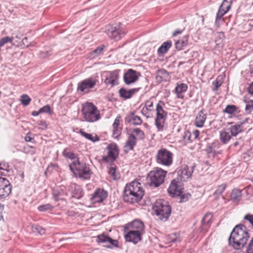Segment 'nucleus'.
<instances>
[{
	"label": "nucleus",
	"instance_id": "34",
	"mask_svg": "<svg viewBox=\"0 0 253 253\" xmlns=\"http://www.w3.org/2000/svg\"><path fill=\"white\" fill-rule=\"evenodd\" d=\"M241 198L242 193L241 190L237 189H234L232 190L230 195L231 200L233 202H238L241 200Z\"/></svg>",
	"mask_w": 253,
	"mask_h": 253
},
{
	"label": "nucleus",
	"instance_id": "16",
	"mask_svg": "<svg viewBox=\"0 0 253 253\" xmlns=\"http://www.w3.org/2000/svg\"><path fill=\"white\" fill-rule=\"evenodd\" d=\"M96 238V241L99 243L109 244L105 246L107 248L112 249L118 246V241L117 240H114L104 234L98 235Z\"/></svg>",
	"mask_w": 253,
	"mask_h": 253
},
{
	"label": "nucleus",
	"instance_id": "5",
	"mask_svg": "<svg viewBox=\"0 0 253 253\" xmlns=\"http://www.w3.org/2000/svg\"><path fill=\"white\" fill-rule=\"evenodd\" d=\"M69 168L74 175L84 179H89L92 174L89 166L79 159L72 161Z\"/></svg>",
	"mask_w": 253,
	"mask_h": 253
},
{
	"label": "nucleus",
	"instance_id": "27",
	"mask_svg": "<svg viewBox=\"0 0 253 253\" xmlns=\"http://www.w3.org/2000/svg\"><path fill=\"white\" fill-rule=\"evenodd\" d=\"M132 230L143 234L144 231V225L143 222L139 220H135L131 223Z\"/></svg>",
	"mask_w": 253,
	"mask_h": 253
},
{
	"label": "nucleus",
	"instance_id": "57",
	"mask_svg": "<svg viewBox=\"0 0 253 253\" xmlns=\"http://www.w3.org/2000/svg\"><path fill=\"white\" fill-rule=\"evenodd\" d=\"M31 133L30 132H29L25 136V140L26 142H30V141H31L33 139V138H32L31 136Z\"/></svg>",
	"mask_w": 253,
	"mask_h": 253
},
{
	"label": "nucleus",
	"instance_id": "63",
	"mask_svg": "<svg viewBox=\"0 0 253 253\" xmlns=\"http://www.w3.org/2000/svg\"><path fill=\"white\" fill-rule=\"evenodd\" d=\"M12 36H14V40L16 39L17 40H20L22 38V35L20 34L13 33Z\"/></svg>",
	"mask_w": 253,
	"mask_h": 253
},
{
	"label": "nucleus",
	"instance_id": "20",
	"mask_svg": "<svg viewBox=\"0 0 253 253\" xmlns=\"http://www.w3.org/2000/svg\"><path fill=\"white\" fill-rule=\"evenodd\" d=\"M107 197V192L102 189H98L92 195L91 201L93 203H101Z\"/></svg>",
	"mask_w": 253,
	"mask_h": 253
},
{
	"label": "nucleus",
	"instance_id": "43",
	"mask_svg": "<svg viewBox=\"0 0 253 253\" xmlns=\"http://www.w3.org/2000/svg\"><path fill=\"white\" fill-rule=\"evenodd\" d=\"M108 173L114 180H116L119 178V174L117 172L115 167H111L109 168Z\"/></svg>",
	"mask_w": 253,
	"mask_h": 253
},
{
	"label": "nucleus",
	"instance_id": "53",
	"mask_svg": "<svg viewBox=\"0 0 253 253\" xmlns=\"http://www.w3.org/2000/svg\"><path fill=\"white\" fill-rule=\"evenodd\" d=\"M9 166L7 163L5 162L0 163V170H5L8 171Z\"/></svg>",
	"mask_w": 253,
	"mask_h": 253
},
{
	"label": "nucleus",
	"instance_id": "33",
	"mask_svg": "<svg viewBox=\"0 0 253 253\" xmlns=\"http://www.w3.org/2000/svg\"><path fill=\"white\" fill-rule=\"evenodd\" d=\"M224 39L225 36L223 32H218L216 34L215 43L216 47L221 48L223 46V41Z\"/></svg>",
	"mask_w": 253,
	"mask_h": 253
},
{
	"label": "nucleus",
	"instance_id": "1",
	"mask_svg": "<svg viewBox=\"0 0 253 253\" xmlns=\"http://www.w3.org/2000/svg\"><path fill=\"white\" fill-rule=\"evenodd\" d=\"M249 230L243 224L237 225L231 232L229 244L234 249L239 250L246 244L250 237Z\"/></svg>",
	"mask_w": 253,
	"mask_h": 253
},
{
	"label": "nucleus",
	"instance_id": "55",
	"mask_svg": "<svg viewBox=\"0 0 253 253\" xmlns=\"http://www.w3.org/2000/svg\"><path fill=\"white\" fill-rule=\"evenodd\" d=\"M221 82L219 81H218L217 79L215 81L213 82L212 84L214 86V90H217L218 87L221 86Z\"/></svg>",
	"mask_w": 253,
	"mask_h": 253
},
{
	"label": "nucleus",
	"instance_id": "31",
	"mask_svg": "<svg viewBox=\"0 0 253 253\" xmlns=\"http://www.w3.org/2000/svg\"><path fill=\"white\" fill-rule=\"evenodd\" d=\"M242 124H234L229 127L227 130L231 133L232 136H236L239 133L242 131Z\"/></svg>",
	"mask_w": 253,
	"mask_h": 253
},
{
	"label": "nucleus",
	"instance_id": "36",
	"mask_svg": "<svg viewBox=\"0 0 253 253\" xmlns=\"http://www.w3.org/2000/svg\"><path fill=\"white\" fill-rule=\"evenodd\" d=\"M62 154L65 157L69 158L73 160V161L79 159L77 156L68 148L65 149Z\"/></svg>",
	"mask_w": 253,
	"mask_h": 253
},
{
	"label": "nucleus",
	"instance_id": "26",
	"mask_svg": "<svg viewBox=\"0 0 253 253\" xmlns=\"http://www.w3.org/2000/svg\"><path fill=\"white\" fill-rule=\"evenodd\" d=\"M207 118V114L205 110L202 109L201 110L196 117L195 125L198 127H202Z\"/></svg>",
	"mask_w": 253,
	"mask_h": 253
},
{
	"label": "nucleus",
	"instance_id": "54",
	"mask_svg": "<svg viewBox=\"0 0 253 253\" xmlns=\"http://www.w3.org/2000/svg\"><path fill=\"white\" fill-rule=\"evenodd\" d=\"M247 253H253V237L247 247Z\"/></svg>",
	"mask_w": 253,
	"mask_h": 253
},
{
	"label": "nucleus",
	"instance_id": "60",
	"mask_svg": "<svg viewBox=\"0 0 253 253\" xmlns=\"http://www.w3.org/2000/svg\"><path fill=\"white\" fill-rule=\"evenodd\" d=\"M22 44L25 46L28 47L29 46V42H28V38L27 37H25L22 40Z\"/></svg>",
	"mask_w": 253,
	"mask_h": 253
},
{
	"label": "nucleus",
	"instance_id": "30",
	"mask_svg": "<svg viewBox=\"0 0 253 253\" xmlns=\"http://www.w3.org/2000/svg\"><path fill=\"white\" fill-rule=\"evenodd\" d=\"M231 136L229 131L223 130L220 132L219 139L223 144H226L231 139Z\"/></svg>",
	"mask_w": 253,
	"mask_h": 253
},
{
	"label": "nucleus",
	"instance_id": "11",
	"mask_svg": "<svg viewBox=\"0 0 253 253\" xmlns=\"http://www.w3.org/2000/svg\"><path fill=\"white\" fill-rule=\"evenodd\" d=\"M106 154L103 156L102 160L106 163H111L114 162L119 155V150L115 143L108 145L106 149Z\"/></svg>",
	"mask_w": 253,
	"mask_h": 253
},
{
	"label": "nucleus",
	"instance_id": "28",
	"mask_svg": "<svg viewBox=\"0 0 253 253\" xmlns=\"http://www.w3.org/2000/svg\"><path fill=\"white\" fill-rule=\"evenodd\" d=\"M172 45L171 41H167L163 42L158 49L157 52L159 55L166 53Z\"/></svg>",
	"mask_w": 253,
	"mask_h": 253
},
{
	"label": "nucleus",
	"instance_id": "6",
	"mask_svg": "<svg viewBox=\"0 0 253 253\" xmlns=\"http://www.w3.org/2000/svg\"><path fill=\"white\" fill-rule=\"evenodd\" d=\"M144 138V133L139 128L133 129L131 133H128V137L124 146L125 152L133 150L136 145L137 140H143Z\"/></svg>",
	"mask_w": 253,
	"mask_h": 253
},
{
	"label": "nucleus",
	"instance_id": "37",
	"mask_svg": "<svg viewBox=\"0 0 253 253\" xmlns=\"http://www.w3.org/2000/svg\"><path fill=\"white\" fill-rule=\"evenodd\" d=\"M212 218V215L211 213H206L203 217L202 220V226H210L211 223V220Z\"/></svg>",
	"mask_w": 253,
	"mask_h": 253
},
{
	"label": "nucleus",
	"instance_id": "49",
	"mask_svg": "<svg viewBox=\"0 0 253 253\" xmlns=\"http://www.w3.org/2000/svg\"><path fill=\"white\" fill-rule=\"evenodd\" d=\"M34 229L36 232L41 235H43L45 233V229L40 225H36Z\"/></svg>",
	"mask_w": 253,
	"mask_h": 253
},
{
	"label": "nucleus",
	"instance_id": "13",
	"mask_svg": "<svg viewBox=\"0 0 253 253\" xmlns=\"http://www.w3.org/2000/svg\"><path fill=\"white\" fill-rule=\"evenodd\" d=\"M12 186L5 178L0 177V200L7 197L11 193Z\"/></svg>",
	"mask_w": 253,
	"mask_h": 253
},
{
	"label": "nucleus",
	"instance_id": "38",
	"mask_svg": "<svg viewBox=\"0 0 253 253\" xmlns=\"http://www.w3.org/2000/svg\"><path fill=\"white\" fill-rule=\"evenodd\" d=\"M54 207L50 204H47L39 206L38 210L41 212H45L47 211H52Z\"/></svg>",
	"mask_w": 253,
	"mask_h": 253
},
{
	"label": "nucleus",
	"instance_id": "50",
	"mask_svg": "<svg viewBox=\"0 0 253 253\" xmlns=\"http://www.w3.org/2000/svg\"><path fill=\"white\" fill-rule=\"evenodd\" d=\"M151 110L148 109L146 107H143L141 110V113L145 116L147 118L150 117V112Z\"/></svg>",
	"mask_w": 253,
	"mask_h": 253
},
{
	"label": "nucleus",
	"instance_id": "64",
	"mask_svg": "<svg viewBox=\"0 0 253 253\" xmlns=\"http://www.w3.org/2000/svg\"><path fill=\"white\" fill-rule=\"evenodd\" d=\"M248 91L250 94L253 95V82L250 84L248 88Z\"/></svg>",
	"mask_w": 253,
	"mask_h": 253
},
{
	"label": "nucleus",
	"instance_id": "21",
	"mask_svg": "<svg viewBox=\"0 0 253 253\" xmlns=\"http://www.w3.org/2000/svg\"><path fill=\"white\" fill-rule=\"evenodd\" d=\"M142 234L135 230L131 229L125 235V238L126 241L127 242L136 244L141 240Z\"/></svg>",
	"mask_w": 253,
	"mask_h": 253
},
{
	"label": "nucleus",
	"instance_id": "29",
	"mask_svg": "<svg viewBox=\"0 0 253 253\" xmlns=\"http://www.w3.org/2000/svg\"><path fill=\"white\" fill-rule=\"evenodd\" d=\"M188 86L186 84L181 83L177 84L175 88V92L177 95V97L178 98H183V96L181 95L182 93L186 91Z\"/></svg>",
	"mask_w": 253,
	"mask_h": 253
},
{
	"label": "nucleus",
	"instance_id": "7",
	"mask_svg": "<svg viewBox=\"0 0 253 253\" xmlns=\"http://www.w3.org/2000/svg\"><path fill=\"white\" fill-rule=\"evenodd\" d=\"M167 172V171L158 168L150 171L147 178L149 185L151 186L157 187L162 184L164 182Z\"/></svg>",
	"mask_w": 253,
	"mask_h": 253
},
{
	"label": "nucleus",
	"instance_id": "15",
	"mask_svg": "<svg viewBox=\"0 0 253 253\" xmlns=\"http://www.w3.org/2000/svg\"><path fill=\"white\" fill-rule=\"evenodd\" d=\"M194 166L189 167L187 165L182 166L177 171V179L181 181H186L192 176Z\"/></svg>",
	"mask_w": 253,
	"mask_h": 253
},
{
	"label": "nucleus",
	"instance_id": "22",
	"mask_svg": "<svg viewBox=\"0 0 253 253\" xmlns=\"http://www.w3.org/2000/svg\"><path fill=\"white\" fill-rule=\"evenodd\" d=\"M125 121L133 126H140L142 123V120L141 118L135 115V112H130L128 115H127Z\"/></svg>",
	"mask_w": 253,
	"mask_h": 253
},
{
	"label": "nucleus",
	"instance_id": "24",
	"mask_svg": "<svg viewBox=\"0 0 253 253\" xmlns=\"http://www.w3.org/2000/svg\"><path fill=\"white\" fill-rule=\"evenodd\" d=\"M140 88H134L129 90L122 87L119 90V93L121 98L124 99L130 98L135 93L138 92Z\"/></svg>",
	"mask_w": 253,
	"mask_h": 253
},
{
	"label": "nucleus",
	"instance_id": "51",
	"mask_svg": "<svg viewBox=\"0 0 253 253\" xmlns=\"http://www.w3.org/2000/svg\"><path fill=\"white\" fill-rule=\"evenodd\" d=\"M246 111L249 113L253 111V101H249L246 106Z\"/></svg>",
	"mask_w": 253,
	"mask_h": 253
},
{
	"label": "nucleus",
	"instance_id": "8",
	"mask_svg": "<svg viewBox=\"0 0 253 253\" xmlns=\"http://www.w3.org/2000/svg\"><path fill=\"white\" fill-rule=\"evenodd\" d=\"M164 103L159 101L156 105V117L155 119V125L159 131H162L164 128L165 121L167 118L168 113L164 109Z\"/></svg>",
	"mask_w": 253,
	"mask_h": 253
},
{
	"label": "nucleus",
	"instance_id": "61",
	"mask_svg": "<svg viewBox=\"0 0 253 253\" xmlns=\"http://www.w3.org/2000/svg\"><path fill=\"white\" fill-rule=\"evenodd\" d=\"M200 134V131L198 130H195L193 132V135L194 136V139H196L198 138Z\"/></svg>",
	"mask_w": 253,
	"mask_h": 253
},
{
	"label": "nucleus",
	"instance_id": "17",
	"mask_svg": "<svg viewBox=\"0 0 253 253\" xmlns=\"http://www.w3.org/2000/svg\"><path fill=\"white\" fill-rule=\"evenodd\" d=\"M221 143L218 140H215L211 143L207 144L205 151L208 154H212L213 155L221 154L222 150H220Z\"/></svg>",
	"mask_w": 253,
	"mask_h": 253
},
{
	"label": "nucleus",
	"instance_id": "3",
	"mask_svg": "<svg viewBox=\"0 0 253 253\" xmlns=\"http://www.w3.org/2000/svg\"><path fill=\"white\" fill-rule=\"evenodd\" d=\"M153 210L158 220L166 221L169 218L171 208L168 202L163 199L156 201L153 205Z\"/></svg>",
	"mask_w": 253,
	"mask_h": 253
},
{
	"label": "nucleus",
	"instance_id": "62",
	"mask_svg": "<svg viewBox=\"0 0 253 253\" xmlns=\"http://www.w3.org/2000/svg\"><path fill=\"white\" fill-rule=\"evenodd\" d=\"M38 125L44 128H45L47 127L46 122L44 121H41L38 123Z\"/></svg>",
	"mask_w": 253,
	"mask_h": 253
},
{
	"label": "nucleus",
	"instance_id": "40",
	"mask_svg": "<svg viewBox=\"0 0 253 253\" xmlns=\"http://www.w3.org/2000/svg\"><path fill=\"white\" fill-rule=\"evenodd\" d=\"M83 196L81 188L79 186L75 188L74 191L73 192L72 197L77 199H80Z\"/></svg>",
	"mask_w": 253,
	"mask_h": 253
},
{
	"label": "nucleus",
	"instance_id": "46",
	"mask_svg": "<svg viewBox=\"0 0 253 253\" xmlns=\"http://www.w3.org/2000/svg\"><path fill=\"white\" fill-rule=\"evenodd\" d=\"M104 48V46L103 45H101L97 47L95 49L92 51L91 55H94V56L100 55L102 52Z\"/></svg>",
	"mask_w": 253,
	"mask_h": 253
},
{
	"label": "nucleus",
	"instance_id": "48",
	"mask_svg": "<svg viewBox=\"0 0 253 253\" xmlns=\"http://www.w3.org/2000/svg\"><path fill=\"white\" fill-rule=\"evenodd\" d=\"M226 188V185L225 184H221L218 186L215 191L214 192V194L215 195H221L223 192L225 190Z\"/></svg>",
	"mask_w": 253,
	"mask_h": 253
},
{
	"label": "nucleus",
	"instance_id": "25",
	"mask_svg": "<svg viewBox=\"0 0 253 253\" xmlns=\"http://www.w3.org/2000/svg\"><path fill=\"white\" fill-rule=\"evenodd\" d=\"M231 1H228L227 0H223L222 3L220 6L216 13L217 19H221L229 11L231 7Z\"/></svg>",
	"mask_w": 253,
	"mask_h": 253
},
{
	"label": "nucleus",
	"instance_id": "56",
	"mask_svg": "<svg viewBox=\"0 0 253 253\" xmlns=\"http://www.w3.org/2000/svg\"><path fill=\"white\" fill-rule=\"evenodd\" d=\"M39 55L41 58H44L48 57L50 55V54L47 51H41L40 52Z\"/></svg>",
	"mask_w": 253,
	"mask_h": 253
},
{
	"label": "nucleus",
	"instance_id": "39",
	"mask_svg": "<svg viewBox=\"0 0 253 253\" xmlns=\"http://www.w3.org/2000/svg\"><path fill=\"white\" fill-rule=\"evenodd\" d=\"M237 111V107L233 105H227L223 110L224 113L229 114H233Z\"/></svg>",
	"mask_w": 253,
	"mask_h": 253
},
{
	"label": "nucleus",
	"instance_id": "41",
	"mask_svg": "<svg viewBox=\"0 0 253 253\" xmlns=\"http://www.w3.org/2000/svg\"><path fill=\"white\" fill-rule=\"evenodd\" d=\"M120 116H117V118L115 119L114 122L113 124V134H119V133L120 131L118 129V126H119L120 124Z\"/></svg>",
	"mask_w": 253,
	"mask_h": 253
},
{
	"label": "nucleus",
	"instance_id": "12",
	"mask_svg": "<svg viewBox=\"0 0 253 253\" xmlns=\"http://www.w3.org/2000/svg\"><path fill=\"white\" fill-rule=\"evenodd\" d=\"M98 82L95 77H90L79 83L77 90L84 93H88L90 89L94 87Z\"/></svg>",
	"mask_w": 253,
	"mask_h": 253
},
{
	"label": "nucleus",
	"instance_id": "2",
	"mask_svg": "<svg viewBox=\"0 0 253 253\" xmlns=\"http://www.w3.org/2000/svg\"><path fill=\"white\" fill-rule=\"evenodd\" d=\"M144 193L142 184L138 180H135L126 185L124 198L125 201L131 203H137L142 199Z\"/></svg>",
	"mask_w": 253,
	"mask_h": 253
},
{
	"label": "nucleus",
	"instance_id": "18",
	"mask_svg": "<svg viewBox=\"0 0 253 253\" xmlns=\"http://www.w3.org/2000/svg\"><path fill=\"white\" fill-rule=\"evenodd\" d=\"M139 74L136 71L130 69L124 75V81L126 84L129 85L135 83L138 79Z\"/></svg>",
	"mask_w": 253,
	"mask_h": 253
},
{
	"label": "nucleus",
	"instance_id": "35",
	"mask_svg": "<svg viewBox=\"0 0 253 253\" xmlns=\"http://www.w3.org/2000/svg\"><path fill=\"white\" fill-rule=\"evenodd\" d=\"M79 133L86 139L93 142H95L99 140V138L97 135L94 134L93 135L90 133H86L84 132L82 129L80 130Z\"/></svg>",
	"mask_w": 253,
	"mask_h": 253
},
{
	"label": "nucleus",
	"instance_id": "23",
	"mask_svg": "<svg viewBox=\"0 0 253 253\" xmlns=\"http://www.w3.org/2000/svg\"><path fill=\"white\" fill-rule=\"evenodd\" d=\"M68 195L64 188H58L54 189L52 191V195L54 200L56 202L59 200H65V197Z\"/></svg>",
	"mask_w": 253,
	"mask_h": 253
},
{
	"label": "nucleus",
	"instance_id": "44",
	"mask_svg": "<svg viewBox=\"0 0 253 253\" xmlns=\"http://www.w3.org/2000/svg\"><path fill=\"white\" fill-rule=\"evenodd\" d=\"M14 40V36H11V37H5L2 38L0 40V46H2L8 42H12L13 40Z\"/></svg>",
	"mask_w": 253,
	"mask_h": 253
},
{
	"label": "nucleus",
	"instance_id": "47",
	"mask_svg": "<svg viewBox=\"0 0 253 253\" xmlns=\"http://www.w3.org/2000/svg\"><path fill=\"white\" fill-rule=\"evenodd\" d=\"M40 110L41 113H47L50 115L52 113V111L51 110L50 107L48 105H46L41 108Z\"/></svg>",
	"mask_w": 253,
	"mask_h": 253
},
{
	"label": "nucleus",
	"instance_id": "19",
	"mask_svg": "<svg viewBox=\"0 0 253 253\" xmlns=\"http://www.w3.org/2000/svg\"><path fill=\"white\" fill-rule=\"evenodd\" d=\"M119 70H116L109 72L108 75L104 81L105 84L107 85H111V86L118 85L119 84Z\"/></svg>",
	"mask_w": 253,
	"mask_h": 253
},
{
	"label": "nucleus",
	"instance_id": "9",
	"mask_svg": "<svg viewBox=\"0 0 253 253\" xmlns=\"http://www.w3.org/2000/svg\"><path fill=\"white\" fill-rule=\"evenodd\" d=\"M122 26L121 23L107 25L105 32L110 39L118 41L123 37L126 33Z\"/></svg>",
	"mask_w": 253,
	"mask_h": 253
},
{
	"label": "nucleus",
	"instance_id": "42",
	"mask_svg": "<svg viewBox=\"0 0 253 253\" xmlns=\"http://www.w3.org/2000/svg\"><path fill=\"white\" fill-rule=\"evenodd\" d=\"M20 101L23 106H27L29 104L31 99L27 94H23L21 96Z\"/></svg>",
	"mask_w": 253,
	"mask_h": 253
},
{
	"label": "nucleus",
	"instance_id": "45",
	"mask_svg": "<svg viewBox=\"0 0 253 253\" xmlns=\"http://www.w3.org/2000/svg\"><path fill=\"white\" fill-rule=\"evenodd\" d=\"M191 133L189 131L187 130L184 132L182 138L185 143H190L193 141L191 139Z\"/></svg>",
	"mask_w": 253,
	"mask_h": 253
},
{
	"label": "nucleus",
	"instance_id": "59",
	"mask_svg": "<svg viewBox=\"0 0 253 253\" xmlns=\"http://www.w3.org/2000/svg\"><path fill=\"white\" fill-rule=\"evenodd\" d=\"M189 196H190L189 194H188L187 195H182L181 196V199H180V202H184L187 201L188 199V198H189Z\"/></svg>",
	"mask_w": 253,
	"mask_h": 253
},
{
	"label": "nucleus",
	"instance_id": "52",
	"mask_svg": "<svg viewBox=\"0 0 253 253\" xmlns=\"http://www.w3.org/2000/svg\"><path fill=\"white\" fill-rule=\"evenodd\" d=\"M244 219L248 221L253 227V215L247 214L244 217Z\"/></svg>",
	"mask_w": 253,
	"mask_h": 253
},
{
	"label": "nucleus",
	"instance_id": "4",
	"mask_svg": "<svg viewBox=\"0 0 253 253\" xmlns=\"http://www.w3.org/2000/svg\"><path fill=\"white\" fill-rule=\"evenodd\" d=\"M81 113L83 121L94 123L100 119V112L92 103L86 102L82 105Z\"/></svg>",
	"mask_w": 253,
	"mask_h": 253
},
{
	"label": "nucleus",
	"instance_id": "58",
	"mask_svg": "<svg viewBox=\"0 0 253 253\" xmlns=\"http://www.w3.org/2000/svg\"><path fill=\"white\" fill-rule=\"evenodd\" d=\"M153 106V103L152 101H147L145 103V106L144 107H146L148 109H150Z\"/></svg>",
	"mask_w": 253,
	"mask_h": 253
},
{
	"label": "nucleus",
	"instance_id": "32",
	"mask_svg": "<svg viewBox=\"0 0 253 253\" xmlns=\"http://www.w3.org/2000/svg\"><path fill=\"white\" fill-rule=\"evenodd\" d=\"M188 38V36L186 35L183 37L182 39L177 41L175 43L176 49L180 50L182 49L184 47L186 46L187 45Z\"/></svg>",
	"mask_w": 253,
	"mask_h": 253
},
{
	"label": "nucleus",
	"instance_id": "10",
	"mask_svg": "<svg viewBox=\"0 0 253 253\" xmlns=\"http://www.w3.org/2000/svg\"><path fill=\"white\" fill-rule=\"evenodd\" d=\"M172 156L170 151L165 148H161L156 155V162L160 165L169 167L172 163Z\"/></svg>",
	"mask_w": 253,
	"mask_h": 253
},
{
	"label": "nucleus",
	"instance_id": "14",
	"mask_svg": "<svg viewBox=\"0 0 253 253\" xmlns=\"http://www.w3.org/2000/svg\"><path fill=\"white\" fill-rule=\"evenodd\" d=\"M181 182L177 178L173 179L168 189L169 194L172 196H180L182 193Z\"/></svg>",
	"mask_w": 253,
	"mask_h": 253
}]
</instances>
